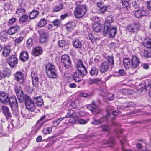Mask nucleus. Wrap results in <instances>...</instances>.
I'll return each instance as SVG.
<instances>
[{"label":"nucleus","instance_id":"nucleus-1","mask_svg":"<svg viewBox=\"0 0 151 151\" xmlns=\"http://www.w3.org/2000/svg\"><path fill=\"white\" fill-rule=\"evenodd\" d=\"M45 71L47 76L50 78H55L57 77V70L55 66L51 63L45 65Z\"/></svg>","mask_w":151,"mask_h":151},{"label":"nucleus","instance_id":"nucleus-2","mask_svg":"<svg viewBox=\"0 0 151 151\" xmlns=\"http://www.w3.org/2000/svg\"><path fill=\"white\" fill-rule=\"evenodd\" d=\"M82 69L78 68L77 71L74 72L72 76L76 82H79L82 79L84 76L87 73V70H85L83 68Z\"/></svg>","mask_w":151,"mask_h":151},{"label":"nucleus","instance_id":"nucleus-3","mask_svg":"<svg viewBox=\"0 0 151 151\" xmlns=\"http://www.w3.org/2000/svg\"><path fill=\"white\" fill-rule=\"evenodd\" d=\"M24 101L27 109L31 111H34L35 109V103L28 95L25 96Z\"/></svg>","mask_w":151,"mask_h":151},{"label":"nucleus","instance_id":"nucleus-4","mask_svg":"<svg viewBox=\"0 0 151 151\" xmlns=\"http://www.w3.org/2000/svg\"><path fill=\"white\" fill-rule=\"evenodd\" d=\"M87 11L86 6L84 5L76 7L74 11V15L77 18L82 17Z\"/></svg>","mask_w":151,"mask_h":151},{"label":"nucleus","instance_id":"nucleus-5","mask_svg":"<svg viewBox=\"0 0 151 151\" xmlns=\"http://www.w3.org/2000/svg\"><path fill=\"white\" fill-rule=\"evenodd\" d=\"M61 62L66 69H68L71 66V61L70 57L67 55H62L61 58Z\"/></svg>","mask_w":151,"mask_h":151},{"label":"nucleus","instance_id":"nucleus-6","mask_svg":"<svg viewBox=\"0 0 151 151\" xmlns=\"http://www.w3.org/2000/svg\"><path fill=\"white\" fill-rule=\"evenodd\" d=\"M15 91L20 103L23 102L24 101L25 96L28 95L27 94H25L24 95V94L22 88L19 86H17L16 87Z\"/></svg>","mask_w":151,"mask_h":151},{"label":"nucleus","instance_id":"nucleus-7","mask_svg":"<svg viewBox=\"0 0 151 151\" xmlns=\"http://www.w3.org/2000/svg\"><path fill=\"white\" fill-rule=\"evenodd\" d=\"M108 29L106 32L105 31L104 27V34L106 35L108 34V37L109 38H113L114 37L117 33V28L116 27H113L111 25L108 26Z\"/></svg>","mask_w":151,"mask_h":151},{"label":"nucleus","instance_id":"nucleus-8","mask_svg":"<svg viewBox=\"0 0 151 151\" xmlns=\"http://www.w3.org/2000/svg\"><path fill=\"white\" fill-rule=\"evenodd\" d=\"M6 104H9L12 109H13V108L18 109L17 102L16 98L14 96H12L11 97H9Z\"/></svg>","mask_w":151,"mask_h":151},{"label":"nucleus","instance_id":"nucleus-9","mask_svg":"<svg viewBox=\"0 0 151 151\" xmlns=\"http://www.w3.org/2000/svg\"><path fill=\"white\" fill-rule=\"evenodd\" d=\"M114 20V17L111 15L109 16L106 18L104 27L105 32L107 31L108 27L111 25V24L113 22Z\"/></svg>","mask_w":151,"mask_h":151},{"label":"nucleus","instance_id":"nucleus-10","mask_svg":"<svg viewBox=\"0 0 151 151\" xmlns=\"http://www.w3.org/2000/svg\"><path fill=\"white\" fill-rule=\"evenodd\" d=\"M15 80L20 84H22L24 82V76L21 72H17L14 74Z\"/></svg>","mask_w":151,"mask_h":151},{"label":"nucleus","instance_id":"nucleus-11","mask_svg":"<svg viewBox=\"0 0 151 151\" xmlns=\"http://www.w3.org/2000/svg\"><path fill=\"white\" fill-rule=\"evenodd\" d=\"M139 29V26L137 23H135L127 26V29L129 32L133 33H136Z\"/></svg>","mask_w":151,"mask_h":151},{"label":"nucleus","instance_id":"nucleus-12","mask_svg":"<svg viewBox=\"0 0 151 151\" xmlns=\"http://www.w3.org/2000/svg\"><path fill=\"white\" fill-rule=\"evenodd\" d=\"M31 75L32 84L34 86L37 87L39 82V78L37 73L35 71H32L31 72Z\"/></svg>","mask_w":151,"mask_h":151},{"label":"nucleus","instance_id":"nucleus-13","mask_svg":"<svg viewBox=\"0 0 151 151\" xmlns=\"http://www.w3.org/2000/svg\"><path fill=\"white\" fill-rule=\"evenodd\" d=\"M40 40L41 43L46 42L48 38V33L45 32L44 30L41 31L39 32Z\"/></svg>","mask_w":151,"mask_h":151},{"label":"nucleus","instance_id":"nucleus-14","mask_svg":"<svg viewBox=\"0 0 151 151\" xmlns=\"http://www.w3.org/2000/svg\"><path fill=\"white\" fill-rule=\"evenodd\" d=\"M131 60L132 69L137 68L140 63V60L136 56H133Z\"/></svg>","mask_w":151,"mask_h":151},{"label":"nucleus","instance_id":"nucleus-15","mask_svg":"<svg viewBox=\"0 0 151 151\" xmlns=\"http://www.w3.org/2000/svg\"><path fill=\"white\" fill-rule=\"evenodd\" d=\"M17 62V58L14 55H12L10 58L8 63L10 67L13 68L16 66Z\"/></svg>","mask_w":151,"mask_h":151},{"label":"nucleus","instance_id":"nucleus-16","mask_svg":"<svg viewBox=\"0 0 151 151\" xmlns=\"http://www.w3.org/2000/svg\"><path fill=\"white\" fill-rule=\"evenodd\" d=\"M9 94L6 92H0V101L2 103L6 104L9 98Z\"/></svg>","mask_w":151,"mask_h":151},{"label":"nucleus","instance_id":"nucleus-17","mask_svg":"<svg viewBox=\"0 0 151 151\" xmlns=\"http://www.w3.org/2000/svg\"><path fill=\"white\" fill-rule=\"evenodd\" d=\"M2 109L3 110V114L6 117L7 119L11 118L12 115L9 111V108L6 106L3 105L2 106Z\"/></svg>","mask_w":151,"mask_h":151},{"label":"nucleus","instance_id":"nucleus-18","mask_svg":"<svg viewBox=\"0 0 151 151\" xmlns=\"http://www.w3.org/2000/svg\"><path fill=\"white\" fill-rule=\"evenodd\" d=\"M11 74V71L7 69H4L3 72L0 71V80L6 77H9Z\"/></svg>","mask_w":151,"mask_h":151},{"label":"nucleus","instance_id":"nucleus-19","mask_svg":"<svg viewBox=\"0 0 151 151\" xmlns=\"http://www.w3.org/2000/svg\"><path fill=\"white\" fill-rule=\"evenodd\" d=\"M148 13L147 12L143 10L139 9L136 11L135 12V16L137 18H139L142 17L146 16Z\"/></svg>","mask_w":151,"mask_h":151},{"label":"nucleus","instance_id":"nucleus-20","mask_svg":"<svg viewBox=\"0 0 151 151\" xmlns=\"http://www.w3.org/2000/svg\"><path fill=\"white\" fill-rule=\"evenodd\" d=\"M123 63L125 67L127 69H132L131 60L129 58H125L123 60Z\"/></svg>","mask_w":151,"mask_h":151},{"label":"nucleus","instance_id":"nucleus-21","mask_svg":"<svg viewBox=\"0 0 151 151\" xmlns=\"http://www.w3.org/2000/svg\"><path fill=\"white\" fill-rule=\"evenodd\" d=\"M88 109L95 114L100 113L101 111L97 106H93L92 105H89L87 106Z\"/></svg>","mask_w":151,"mask_h":151},{"label":"nucleus","instance_id":"nucleus-22","mask_svg":"<svg viewBox=\"0 0 151 151\" xmlns=\"http://www.w3.org/2000/svg\"><path fill=\"white\" fill-rule=\"evenodd\" d=\"M109 70L108 63L106 62L102 63L100 67V71L102 73H104Z\"/></svg>","mask_w":151,"mask_h":151},{"label":"nucleus","instance_id":"nucleus-23","mask_svg":"<svg viewBox=\"0 0 151 151\" xmlns=\"http://www.w3.org/2000/svg\"><path fill=\"white\" fill-rule=\"evenodd\" d=\"M80 114L78 113H76L74 110H68L67 114L65 118H70L72 117H76L79 116Z\"/></svg>","mask_w":151,"mask_h":151},{"label":"nucleus","instance_id":"nucleus-24","mask_svg":"<svg viewBox=\"0 0 151 151\" xmlns=\"http://www.w3.org/2000/svg\"><path fill=\"white\" fill-rule=\"evenodd\" d=\"M11 52L10 47L9 46H6L3 48L2 55L5 57L8 56Z\"/></svg>","mask_w":151,"mask_h":151},{"label":"nucleus","instance_id":"nucleus-25","mask_svg":"<svg viewBox=\"0 0 151 151\" xmlns=\"http://www.w3.org/2000/svg\"><path fill=\"white\" fill-rule=\"evenodd\" d=\"M33 101L35 104H36L37 106H41L43 103V100L42 97L40 96L34 97Z\"/></svg>","mask_w":151,"mask_h":151},{"label":"nucleus","instance_id":"nucleus-26","mask_svg":"<svg viewBox=\"0 0 151 151\" xmlns=\"http://www.w3.org/2000/svg\"><path fill=\"white\" fill-rule=\"evenodd\" d=\"M29 58L28 53L27 52L23 51L20 53V59L21 61H26L28 60Z\"/></svg>","mask_w":151,"mask_h":151},{"label":"nucleus","instance_id":"nucleus-27","mask_svg":"<svg viewBox=\"0 0 151 151\" xmlns=\"http://www.w3.org/2000/svg\"><path fill=\"white\" fill-rule=\"evenodd\" d=\"M72 44L74 47L76 48H81L82 46L81 42L77 39L73 40L72 42Z\"/></svg>","mask_w":151,"mask_h":151},{"label":"nucleus","instance_id":"nucleus-28","mask_svg":"<svg viewBox=\"0 0 151 151\" xmlns=\"http://www.w3.org/2000/svg\"><path fill=\"white\" fill-rule=\"evenodd\" d=\"M19 29V28L18 26H12L8 30V33L10 35H12L17 32Z\"/></svg>","mask_w":151,"mask_h":151},{"label":"nucleus","instance_id":"nucleus-29","mask_svg":"<svg viewBox=\"0 0 151 151\" xmlns=\"http://www.w3.org/2000/svg\"><path fill=\"white\" fill-rule=\"evenodd\" d=\"M32 54L35 56H37L42 53V48L38 47H36L32 51Z\"/></svg>","mask_w":151,"mask_h":151},{"label":"nucleus","instance_id":"nucleus-30","mask_svg":"<svg viewBox=\"0 0 151 151\" xmlns=\"http://www.w3.org/2000/svg\"><path fill=\"white\" fill-rule=\"evenodd\" d=\"M8 32L4 31H2L0 34V40L3 42L5 41L8 38Z\"/></svg>","mask_w":151,"mask_h":151},{"label":"nucleus","instance_id":"nucleus-31","mask_svg":"<svg viewBox=\"0 0 151 151\" xmlns=\"http://www.w3.org/2000/svg\"><path fill=\"white\" fill-rule=\"evenodd\" d=\"M52 132V127L45 126L44 127L42 132L45 134H49Z\"/></svg>","mask_w":151,"mask_h":151},{"label":"nucleus","instance_id":"nucleus-32","mask_svg":"<svg viewBox=\"0 0 151 151\" xmlns=\"http://www.w3.org/2000/svg\"><path fill=\"white\" fill-rule=\"evenodd\" d=\"M47 24V21L44 18H42L39 22L37 25L40 27L45 26Z\"/></svg>","mask_w":151,"mask_h":151},{"label":"nucleus","instance_id":"nucleus-33","mask_svg":"<svg viewBox=\"0 0 151 151\" xmlns=\"http://www.w3.org/2000/svg\"><path fill=\"white\" fill-rule=\"evenodd\" d=\"M93 28L94 31L96 32H98L100 30L101 27L99 24L98 23H95L93 24Z\"/></svg>","mask_w":151,"mask_h":151},{"label":"nucleus","instance_id":"nucleus-34","mask_svg":"<svg viewBox=\"0 0 151 151\" xmlns=\"http://www.w3.org/2000/svg\"><path fill=\"white\" fill-rule=\"evenodd\" d=\"M39 12L38 11L35 10H32L30 13L29 15V18L31 19H33L36 18Z\"/></svg>","mask_w":151,"mask_h":151},{"label":"nucleus","instance_id":"nucleus-35","mask_svg":"<svg viewBox=\"0 0 151 151\" xmlns=\"http://www.w3.org/2000/svg\"><path fill=\"white\" fill-rule=\"evenodd\" d=\"M90 72L91 76H96L98 74V70L97 68L93 67L91 68Z\"/></svg>","mask_w":151,"mask_h":151},{"label":"nucleus","instance_id":"nucleus-36","mask_svg":"<svg viewBox=\"0 0 151 151\" xmlns=\"http://www.w3.org/2000/svg\"><path fill=\"white\" fill-rule=\"evenodd\" d=\"M77 69L78 70V68L80 69H82V68H83L85 69V70H86V68L84 66L83 63L82 62L81 60H79L77 63Z\"/></svg>","mask_w":151,"mask_h":151},{"label":"nucleus","instance_id":"nucleus-37","mask_svg":"<svg viewBox=\"0 0 151 151\" xmlns=\"http://www.w3.org/2000/svg\"><path fill=\"white\" fill-rule=\"evenodd\" d=\"M63 5L62 4L56 6L53 10V12H57L61 10L63 8Z\"/></svg>","mask_w":151,"mask_h":151},{"label":"nucleus","instance_id":"nucleus-38","mask_svg":"<svg viewBox=\"0 0 151 151\" xmlns=\"http://www.w3.org/2000/svg\"><path fill=\"white\" fill-rule=\"evenodd\" d=\"M58 45L60 47L67 48L68 45L67 44L65 41L64 40H61L59 41L58 42Z\"/></svg>","mask_w":151,"mask_h":151},{"label":"nucleus","instance_id":"nucleus-39","mask_svg":"<svg viewBox=\"0 0 151 151\" xmlns=\"http://www.w3.org/2000/svg\"><path fill=\"white\" fill-rule=\"evenodd\" d=\"M28 19V16L27 15L25 14L22 16L20 18L19 22L21 23L25 22Z\"/></svg>","mask_w":151,"mask_h":151},{"label":"nucleus","instance_id":"nucleus-40","mask_svg":"<svg viewBox=\"0 0 151 151\" xmlns=\"http://www.w3.org/2000/svg\"><path fill=\"white\" fill-rule=\"evenodd\" d=\"M24 39L23 37H20L16 38L14 40V45H19Z\"/></svg>","mask_w":151,"mask_h":151},{"label":"nucleus","instance_id":"nucleus-41","mask_svg":"<svg viewBox=\"0 0 151 151\" xmlns=\"http://www.w3.org/2000/svg\"><path fill=\"white\" fill-rule=\"evenodd\" d=\"M131 91V90L125 88H122L120 90V92L124 94H130L132 93Z\"/></svg>","mask_w":151,"mask_h":151},{"label":"nucleus","instance_id":"nucleus-42","mask_svg":"<svg viewBox=\"0 0 151 151\" xmlns=\"http://www.w3.org/2000/svg\"><path fill=\"white\" fill-rule=\"evenodd\" d=\"M102 121V119L101 118H100L99 119H94L91 122V123L93 125H98L100 124Z\"/></svg>","mask_w":151,"mask_h":151},{"label":"nucleus","instance_id":"nucleus-43","mask_svg":"<svg viewBox=\"0 0 151 151\" xmlns=\"http://www.w3.org/2000/svg\"><path fill=\"white\" fill-rule=\"evenodd\" d=\"M105 98L107 100H112L114 98V95L111 93H107L105 95Z\"/></svg>","mask_w":151,"mask_h":151},{"label":"nucleus","instance_id":"nucleus-44","mask_svg":"<svg viewBox=\"0 0 151 151\" xmlns=\"http://www.w3.org/2000/svg\"><path fill=\"white\" fill-rule=\"evenodd\" d=\"M107 6H102L101 8L99 9V12L100 14H103L107 11Z\"/></svg>","mask_w":151,"mask_h":151},{"label":"nucleus","instance_id":"nucleus-45","mask_svg":"<svg viewBox=\"0 0 151 151\" xmlns=\"http://www.w3.org/2000/svg\"><path fill=\"white\" fill-rule=\"evenodd\" d=\"M64 117L60 118L57 120L53 121V126L54 127H56L59 124L60 122L64 119Z\"/></svg>","mask_w":151,"mask_h":151},{"label":"nucleus","instance_id":"nucleus-46","mask_svg":"<svg viewBox=\"0 0 151 151\" xmlns=\"http://www.w3.org/2000/svg\"><path fill=\"white\" fill-rule=\"evenodd\" d=\"M72 24L71 26H70L69 25H66V28L68 31H71L73 28L76 26V24L75 23H72Z\"/></svg>","mask_w":151,"mask_h":151},{"label":"nucleus","instance_id":"nucleus-47","mask_svg":"<svg viewBox=\"0 0 151 151\" xmlns=\"http://www.w3.org/2000/svg\"><path fill=\"white\" fill-rule=\"evenodd\" d=\"M144 56L146 58L151 57V50H149L145 51Z\"/></svg>","mask_w":151,"mask_h":151},{"label":"nucleus","instance_id":"nucleus-48","mask_svg":"<svg viewBox=\"0 0 151 151\" xmlns=\"http://www.w3.org/2000/svg\"><path fill=\"white\" fill-rule=\"evenodd\" d=\"M107 60L108 63L110 65H113L114 58L113 56H108L107 57Z\"/></svg>","mask_w":151,"mask_h":151},{"label":"nucleus","instance_id":"nucleus-49","mask_svg":"<svg viewBox=\"0 0 151 151\" xmlns=\"http://www.w3.org/2000/svg\"><path fill=\"white\" fill-rule=\"evenodd\" d=\"M74 117H72L69 120V122L72 124H76L78 122V119L77 117L74 118Z\"/></svg>","mask_w":151,"mask_h":151},{"label":"nucleus","instance_id":"nucleus-50","mask_svg":"<svg viewBox=\"0 0 151 151\" xmlns=\"http://www.w3.org/2000/svg\"><path fill=\"white\" fill-rule=\"evenodd\" d=\"M102 132L108 131L109 129V127L108 125H104L100 128Z\"/></svg>","mask_w":151,"mask_h":151},{"label":"nucleus","instance_id":"nucleus-51","mask_svg":"<svg viewBox=\"0 0 151 151\" xmlns=\"http://www.w3.org/2000/svg\"><path fill=\"white\" fill-rule=\"evenodd\" d=\"M52 23H53L54 26L57 27H58L60 24L61 22L60 20H59L58 19H56L53 21Z\"/></svg>","mask_w":151,"mask_h":151},{"label":"nucleus","instance_id":"nucleus-52","mask_svg":"<svg viewBox=\"0 0 151 151\" xmlns=\"http://www.w3.org/2000/svg\"><path fill=\"white\" fill-rule=\"evenodd\" d=\"M32 40L31 38H29L27 42V47L28 48H29L31 47L32 45Z\"/></svg>","mask_w":151,"mask_h":151},{"label":"nucleus","instance_id":"nucleus-53","mask_svg":"<svg viewBox=\"0 0 151 151\" xmlns=\"http://www.w3.org/2000/svg\"><path fill=\"white\" fill-rule=\"evenodd\" d=\"M134 106V104L133 103H131L130 104H129L128 105H126V106H122V107H123V108L124 107V110H127V108H131L133 107Z\"/></svg>","mask_w":151,"mask_h":151},{"label":"nucleus","instance_id":"nucleus-54","mask_svg":"<svg viewBox=\"0 0 151 151\" xmlns=\"http://www.w3.org/2000/svg\"><path fill=\"white\" fill-rule=\"evenodd\" d=\"M25 10L24 9L19 8L16 12V14L18 15H19L20 13H23L25 12Z\"/></svg>","mask_w":151,"mask_h":151},{"label":"nucleus","instance_id":"nucleus-55","mask_svg":"<svg viewBox=\"0 0 151 151\" xmlns=\"http://www.w3.org/2000/svg\"><path fill=\"white\" fill-rule=\"evenodd\" d=\"M132 5L135 8H138L139 6V5L138 4L137 2L136 1H133L132 2Z\"/></svg>","mask_w":151,"mask_h":151},{"label":"nucleus","instance_id":"nucleus-56","mask_svg":"<svg viewBox=\"0 0 151 151\" xmlns=\"http://www.w3.org/2000/svg\"><path fill=\"white\" fill-rule=\"evenodd\" d=\"M16 21V19L14 18H13L10 19L8 23L10 25L13 24Z\"/></svg>","mask_w":151,"mask_h":151},{"label":"nucleus","instance_id":"nucleus-57","mask_svg":"<svg viewBox=\"0 0 151 151\" xmlns=\"http://www.w3.org/2000/svg\"><path fill=\"white\" fill-rule=\"evenodd\" d=\"M120 142L122 146V150L123 151H131L130 150H126L124 148V142H123V140H121Z\"/></svg>","mask_w":151,"mask_h":151},{"label":"nucleus","instance_id":"nucleus-58","mask_svg":"<svg viewBox=\"0 0 151 151\" xmlns=\"http://www.w3.org/2000/svg\"><path fill=\"white\" fill-rule=\"evenodd\" d=\"M78 122L79 124H85L87 123V122L86 121L83 119H78Z\"/></svg>","mask_w":151,"mask_h":151},{"label":"nucleus","instance_id":"nucleus-59","mask_svg":"<svg viewBox=\"0 0 151 151\" xmlns=\"http://www.w3.org/2000/svg\"><path fill=\"white\" fill-rule=\"evenodd\" d=\"M146 46L148 48H151V39L147 41L146 43Z\"/></svg>","mask_w":151,"mask_h":151},{"label":"nucleus","instance_id":"nucleus-60","mask_svg":"<svg viewBox=\"0 0 151 151\" xmlns=\"http://www.w3.org/2000/svg\"><path fill=\"white\" fill-rule=\"evenodd\" d=\"M90 81H91L90 83H97L100 81V80L97 78L94 79H91Z\"/></svg>","mask_w":151,"mask_h":151},{"label":"nucleus","instance_id":"nucleus-61","mask_svg":"<svg viewBox=\"0 0 151 151\" xmlns=\"http://www.w3.org/2000/svg\"><path fill=\"white\" fill-rule=\"evenodd\" d=\"M142 66V67L143 68L145 69H148L149 68V66L148 64L147 63H145L143 64Z\"/></svg>","mask_w":151,"mask_h":151},{"label":"nucleus","instance_id":"nucleus-62","mask_svg":"<svg viewBox=\"0 0 151 151\" xmlns=\"http://www.w3.org/2000/svg\"><path fill=\"white\" fill-rule=\"evenodd\" d=\"M113 115L114 116H116L117 115L119 114L121 112L118 110H115L112 111Z\"/></svg>","mask_w":151,"mask_h":151},{"label":"nucleus","instance_id":"nucleus-63","mask_svg":"<svg viewBox=\"0 0 151 151\" xmlns=\"http://www.w3.org/2000/svg\"><path fill=\"white\" fill-rule=\"evenodd\" d=\"M13 128V125L12 124L8 125L7 127L8 132H9L12 131Z\"/></svg>","mask_w":151,"mask_h":151},{"label":"nucleus","instance_id":"nucleus-64","mask_svg":"<svg viewBox=\"0 0 151 151\" xmlns=\"http://www.w3.org/2000/svg\"><path fill=\"white\" fill-rule=\"evenodd\" d=\"M69 86L71 88H75L77 86L76 85L75 83H70Z\"/></svg>","mask_w":151,"mask_h":151}]
</instances>
